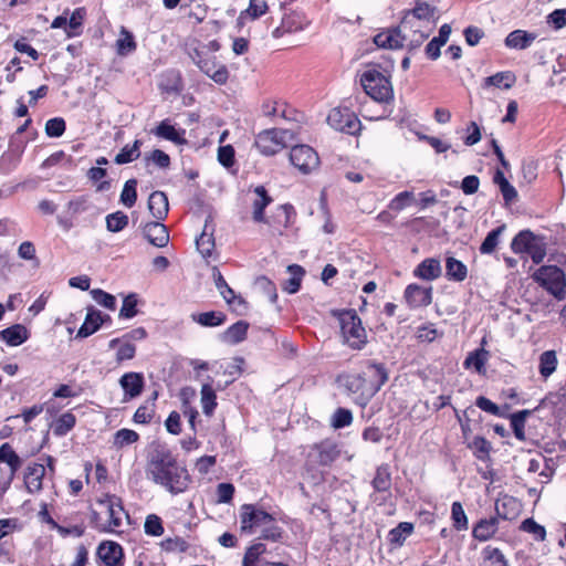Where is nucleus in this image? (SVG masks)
Here are the masks:
<instances>
[{"mask_svg": "<svg viewBox=\"0 0 566 566\" xmlns=\"http://www.w3.org/2000/svg\"><path fill=\"white\" fill-rule=\"evenodd\" d=\"M295 219V208L291 203H283L277 206L263 223L270 227L273 234L284 235L286 230L294 224Z\"/></svg>", "mask_w": 566, "mask_h": 566, "instance_id": "obj_14", "label": "nucleus"}, {"mask_svg": "<svg viewBox=\"0 0 566 566\" xmlns=\"http://www.w3.org/2000/svg\"><path fill=\"white\" fill-rule=\"evenodd\" d=\"M137 295L135 293H130L124 297L122 307L119 310V318L130 319L138 314L137 310Z\"/></svg>", "mask_w": 566, "mask_h": 566, "instance_id": "obj_56", "label": "nucleus"}, {"mask_svg": "<svg viewBox=\"0 0 566 566\" xmlns=\"http://www.w3.org/2000/svg\"><path fill=\"white\" fill-rule=\"evenodd\" d=\"M137 43L134 34L125 27L120 28L119 38L116 40V52L120 56H127L135 52Z\"/></svg>", "mask_w": 566, "mask_h": 566, "instance_id": "obj_41", "label": "nucleus"}, {"mask_svg": "<svg viewBox=\"0 0 566 566\" xmlns=\"http://www.w3.org/2000/svg\"><path fill=\"white\" fill-rule=\"evenodd\" d=\"M485 338L482 339L481 347L470 352L463 361L465 369H473L479 375H485V365L489 360L490 353L484 349Z\"/></svg>", "mask_w": 566, "mask_h": 566, "instance_id": "obj_28", "label": "nucleus"}, {"mask_svg": "<svg viewBox=\"0 0 566 566\" xmlns=\"http://www.w3.org/2000/svg\"><path fill=\"white\" fill-rule=\"evenodd\" d=\"M499 528L497 517L480 520L473 527L472 535L474 538L484 542L490 539Z\"/></svg>", "mask_w": 566, "mask_h": 566, "instance_id": "obj_35", "label": "nucleus"}, {"mask_svg": "<svg viewBox=\"0 0 566 566\" xmlns=\"http://www.w3.org/2000/svg\"><path fill=\"white\" fill-rule=\"evenodd\" d=\"M188 55L191 61L199 67V70L209 76L213 82L219 85L227 83L229 78V71L224 64H220L217 57L208 54L203 49H190Z\"/></svg>", "mask_w": 566, "mask_h": 566, "instance_id": "obj_6", "label": "nucleus"}, {"mask_svg": "<svg viewBox=\"0 0 566 566\" xmlns=\"http://www.w3.org/2000/svg\"><path fill=\"white\" fill-rule=\"evenodd\" d=\"M139 434L132 429H119L114 434V446L118 449L130 446L138 441Z\"/></svg>", "mask_w": 566, "mask_h": 566, "instance_id": "obj_55", "label": "nucleus"}, {"mask_svg": "<svg viewBox=\"0 0 566 566\" xmlns=\"http://www.w3.org/2000/svg\"><path fill=\"white\" fill-rule=\"evenodd\" d=\"M146 474L150 481L172 495L187 492L192 483L188 469L166 447H157L149 454Z\"/></svg>", "mask_w": 566, "mask_h": 566, "instance_id": "obj_1", "label": "nucleus"}, {"mask_svg": "<svg viewBox=\"0 0 566 566\" xmlns=\"http://www.w3.org/2000/svg\"><path fill=\"white\" fill-rule=\"evenodd\" d=\"M528 415H531V410L524 409L510 416L511 427L514 436L521 441L525 440L524 426Z\"/></svg>", "mask_w": 566, "mask_h": 566, "instance_id": "obj_53", "label": "nucleus"}, {"mask_svg": "<svg viewBox=\"0 0 566 566\" xmlns=\"http://www.w3.org/2000/svg\"><path fill=\"white\" fill-rule=\"evenodd\" d=\"M119 201L127 208L135 206L137 201V180L132 178L128 179L123 187L120 192Z\"/></svg>", "mask_w": 566, "mask_h": 566, "instance_id": "obj_52", "label": "nucleus"}, {"mask_svg": "<svg viewBox=\"0 0 566 566\" xmlns=\"http://www.w3.org/2000/svg\"><path fill=\"white\" fill-rule=\"evenodd\" d=\"M291 164L303 175H310L318 169L321 160L317 151L305 144L295 145L290 150Z\"/></svg>", "mask_w": 566, "mask_h": 566, "instance_id": "obj_9", "label": "nucleus"}, {"mask_svg": "<svg viewBox=\"0 0 566 566\" xmlns=\"http://www.w3.org/2000/svg\"><path fill=\"white\" fill-rule=\"evenodd\" d=\"M558 359L555 350H546L538 358V374L541 379L547 380L557 369Z\"/></svg>", "mask_w": 566, "mask_h": 566, "instance_id": "obj_36", "label": "nucleus"}, {"mask_svg": "<svg viewBox=\"0 0 566 566\" xmlns=\"http://www.w3.org/2000/svg\"><path fill=\"white\" fill-rule=\"evenodd\" d=\"M28 338L29 332L22 324H14L0 331V339L11 347L20 346L27 342Z\"/></svg>", "mask_w": 566, "mask_h": 566, "instance_id": "obj_30", "label": "nucleus"}, {"mask_svg": "<svg viewBox=\"0 0 566 566\" xmlns=\"http://www.w3.org/2000/svg\"><path fill=\"white\" fill-rule=\"evenodd\" d=\"M340 453V446L336 441L325 439L312 446L307 454V463L313 467H331Z\"/></svg>", "mask_w": 566, "mask_h": 566, "instance_id": "obj_8", "label": "nucleus"}, {"mask_svg": "<svg viewBox=\"0 0 566 566\" xmlns=\"http://www.w3.org/2000/svg\"><path fill=\"white\" fill-rule=\"evenodd\" d=\"M310 24L308 19L302 12H291L283 17L281 25L274 30V35L279 36L281 33H293L303 31Z\"/></svg>", "mask_w": 566, "mask_h": 566, "instance_id": "obj_23", "label": "nucleus"}, {"mask_svg": "<svg viewBox=\"0 0 566 566\" xmlns=\"http://www.w3.org/2000/svg\"><path fill=\"white\" fill-rule=\"evenodd\" d=\"M408 22L409 23H406V15L402 14V18H401V21H400V27L405 31L412 32L415 35H417L418 38L416 39V42L418 44L421 43L427 38H429L431 31L434 28V27H427L424 24V22L418 21L416 19L408 20Z\"/></svg>", "mask_w": 566, "mask_h": 566, "instance_id": "obj_40", "label": "nucleus"}, {"mask_svg": "<svg viewBox=\"0 0 566 566\" xmlns=\"http://www.w3.org/2000/svg\"><path fill=\"white\" fill-rule=\"evenodd\" d=\"M155 415V405L145 403L137 408L134 413L133 420L138 424H147L151 421Z\"/></svg>", "mask_w": 566, "mask_h": 566, "instance_id": "obj_64", "label": "nucleus"}, {"mask_svg": "<svg viewBox=\"0 0 566 566\" xmlns=\"http://www.w3.org/2000/svg\"><path fill=\"white\" fill-rule=\"evenodd\" d=\"M291 277L284 282L283 290L290 294L298 292L301 282L305 274V270L298 264H291L287 266Z\"/></svg>", "mask_w": 566, "mask_h": 566, "instance_id": "obj_43", "label": "nucleus"}, {"mask_svg": "<svg viewBox=\"0 0 566 566\" xmlns=\"http://www.w3.org/2000/svg\"><path fill=\"white\" fill-rule=\"evenodd\" d=\"M403 298L410 308L426 307L432 302V286L424 287L417 283L408 284L403 292Z\"/></svg>", "mask_w": 566, "mask_h": 566, "instance_id": "obj_17", "label": "nucleus"}, {"mask_svg": "<svg viewBox=\"0 0 566 566\" xmlns=\"http://www.w3.org/2000/svg\"><path fill=\"white\" fill-rule=\"evenodd\" d=\"M290 130L271 128L259 133L255 137V146L265 156H272L281 151L286 144Z\"/></svg>", "mask_w": 566, "mask_h": 566, "instance_id": "obj_10", "label": "nucleus"}, {"mask_svg": "<svg viewBox=\"0 0 566 566\" xmlns=\"http://www.w3.org/2000/svg\"><path fill=\"white\" fill-rule=\"evenodd\" d=\"M274 522L273 515L253 504H243L240 509V531L251 534L255 527Z\"/></svg>", "mask_w": 566, "mask_h": 566, "instance_id": "obj_13", "label": "nucleus"}, {"mask_svg": "<svg viewBox=\"0 0 566 566\" xmlns=\"http://www.w3.org/2000/svg\"><path fill=\"white\" fill-rule=\"evenodd\" d=\"M343 340L352 349L360 350L367 343L366 331L355 310H343L337 314Z\"/></svg>", "mask_w": 566, "mask_h": 566, "instance_id": "obj_4", "label": "nucleus"}, {"mask_svg": "<svg viewBox=\"0 0 566 566\" xmlns=\"http://www.w3.org/2000/svg\"><path fill=\"white\" fill-rule=\"evenodd\" d=\"M511 250L513 253L520 255L523 262L522 266L528 274L531 272V265L527 266L528 256L531 255V229H524L513 238Z\"/></svg>", "mask_w": 566, "mask_h": 566, "instance_id": "obj_22", "label": "nucleus"}, {"mask_svg": "<svg viewBox=\"0 0 566 566\" xmlns=\"http://www.w3.org/2000/svg\"><path fill=\"white\" fill-rule=\"evenodd\" d=\"M552 243V237L533 233V263H539L544 259Z\"/></svg>", "mask_w": 566, "mask_h": 566, "instance_id": "obj_48", "label": "nucleus"}, {"mask_svg": "<svg viewBox=\"0 0 566 566\" xmlns=\"http://www.w3.org/2000/svg\"><path fill=\"white\" fill-rule=\"evenodd\" d=\"M505 230V224H501L497 228L491 230L483 242L480 245L481 254H492L500 243V238Z\"/></svg>", "mask_w": 566, "mask_h": 566, "instance_id": "obj_47", "label": "nucleus"}, {"mask_svg": "<svg viewBox=\"0 0 566 566\" xmlns=\"http://www.w3.org/2000/svg\"><path fill=\"white\" fill-rule=\"evenodd\" d=\"M495 510L503 520H514L521 510V503L512 496H504L495 503Z\"/></svg>", "mask_w": 566, "mask_h": 566, "instance_id": "obj_34", "label": "nucleus"}, {"mask_svg": "<svg viewBox=\"0 0 566 566\" xmlns=\"http://www.w3.org/2000/svg\"><path fill=\"white\" fill-rule=\"evenodd\" d=\"M86 15V9L83 7L76 8L70 19L67 20V28L65 29L67 38H73L78 35V32L75 30L80 29L83 25L84 19Z\"/></svg>", "mask_w": 566, "mask_h": 566, "instance_id": "obj_54", "label": "nucleus"}, {"mask_svg": "<svg viewBox=\"0 0 566 566\" xmlns=\"http://www.w3.org/2000/svg\"><path fill=\"white\" fill-rule=\"evenodd\" d=\"M402 14L406 15V23H409L408 20L416 19L424 22L427 27H436L440 17L438 8L424 0H415L413 8L405 10Z\"/></svg>", "mask_w": 566, "mask_h": 566, "instance_id": "obj_16", "label": "nucleus"}, {"mask_svg": "<svg viewBox=\"0 0 566 566\" xmlns=\"http://www.w3.org/2000/svg\"><path fill=\"white\" fill-rule=\"evenodd\" d=\"M328 125L335 130L356 135L361 129V123L348 107H335L327 115Z\"/></svg>", "mask_w": 566, "mask_h": 566, "instance_id": "obj_11", "label": "nucleus"}, {"mask_svg": "<svg viewBox=\"0 0 566 566\" xmlns=\"http://www.w3.org/2000/svg\"><path fill=\"white\" fill-rule=\"evenodd\" d=\"M201 406L206 416L210 417L213 415L217 407V395L211 381L203 384L201 387Z\"/></svg>", "mask_w": 566, "mask_h": 566, "instance_id": "obj_44", "label": "nucleus"}, {"mask_svg": "<svg viewBox=\"0 0 566 566\" xmlns=\"http://www.w3.org/2000/svg\"><path fill=\"white\" fill-rule=\"evenodd\" d=\"M446 276L449 281L462 282L468 276V268L462 261L449 256L446 259Z\"/></svg>", "mask_w": 566, "mask_h": 566, "instance_id": "obj_39", "label": "nucleus"}, {"mask_svg": "<svg viewBox=\"0 0 566 566\" xmlns=\"http://www.w3.org/2000/svg\"><path fill=\"white\" fill-rule=\"evenodd\" d=\"M191 319L203 327H217L226 323L227 315L220 311H209L193 313Z\"/></svg>", "mask_w": 566, "mask_h": 566, "instance_id": "obj_37", "label": "nucleus"}, {"mask_svg": "<svg viewBox=\"0 0 566 566\" xmlns=\"http://www.w3.org/2000/svg\"><path fill=\"white\" fill-rule=\"evenodd\" d=\"M65 129L66 123L62 117H53L45 123V134L50 138L61 137L65 133Z\"/></svg>", "mask_w": 566, "mask_h": 566, "instance_id": "obj_61", "label": "nucleus"}, {"mask_svg": "<svg viewBox=\"0 0 566 566\" xmlns=\"http://www.w3.org/2000/svg\"><path fill=\"white\" fill-rule=\"evenodd\" d=\"M96 503L105 510L108 515L106 526L102 528L103 533H117L123 526L124 518H128L122 499L114 494H104L98 497Z\"/></svg>", "mask_w": 566, "mask_h": 566, "instance_id": "obj_7", "label": "nucleus"}, {"mask_svg": "<svg viewBox=\"0 0 566 566\" xmlns=\"http://www.w3.org/2000/svg\"><path fill=\"white\" fill-rule=\"evenodd\" d=\"M142 230L144 238L154 247L164 248L169 242L168 229L161 221L147 222Z\"/></svg>", "mask_w": 566, "mask_h": 566, "instance_id": "obj_20", "label": "nucleus"}, {"mask_svg": "<svg viewBox=\"0 0 566 566\" xmlns=\"http://www.w3.org/2000/svg\"><path fill=\"white\" fill-rule=\"evenodd\" d=\"M45 467L42 463H32L28 465L24 474V484L27 491L31 494L39 493L43 489V478Z\"/></svg>", "mask_w": 566, "mask_h": 566, "instance_id": "obj_27", "label": "nucleus"}, {"mask_svg": "<svg viewBox=\"0 0 566 566\" xmlns=\"http://www.w3.org/2000/svg\"><path fill=\"white\" fill-rule=\"evenodd\" d=\"M533 280L556 301L566 298V273L557 265H542L533 273Z\"/></svg>", "mask_w": 566, "mask_h": 566, "instance_id": "obj_5", "label": "nucleus"}, {"mask_svg": "<svg viewBox=\"0 0 566 566\" xmlns=\"http://www.w3.org/2000/svg\"><path fill=\"white\" fill-rule=\"evenodd\" d=\"M516 77L511 71L497 72L483 80L482 88L496 87L500 90H509L515 84Z\"/></svg>", "mask_w": 566, "mask_h": 566, "instance_id": "obj_32", "label": "nucleus"}, {"mask_svg": "<svg viewBox=\"0 0 566 566\" xmlns=\"http://www.w3.org/2000/svg\"><path fill=\"white\" fill-rule=\"evenodd\" d=\"M96 560L99 566H124V549L114 541H103L96 548Z\"/></svg>", "mask_w": 566, "mask_h": 566, "instance_id": "obj_15", "label": "nucleus"}, {"mask_svg": "<svg viewBox=\"0 0 566 566\" xmlns=\"http://www.w3.org/2000/svg\"><path fill=\"white\" fill-rule=\"evenodd\" d=\"M76 423V418L71 411L62 413L53 422L52 430L55 437L66 436Z\"/></svg>", "mask_w": 566, "mask_h": 566, "instance_id": "obj_42", "label": "nucleus"}, {"mask_svg": "<svg viewBox=\"0 0 566 566\" xmlns=\"http://www.w3.org/2000/svg\"><path fill=\"white\" fill-rule=\"evenodd\" d=\"M151 133L161 139L169 140L178 146H184L188 144V140L186 138V129L184 128H176L170 119H164L161 120L153 130Z\"/></svg>", "mask_w": 566, "mask_h": 566, "instance_id": "obj_21", "label": "nucleus"}, {"mask_svg": "<svg viewBox=\"0 0 566 566\" xmlns=\"http://www.w3.org/2000/svg\"><path fill=\"white\" fill-rule=\"evenodd\" d=\"M392 478L390 467L387 463H381L375 470L371 486L374 492L370 494V500L378 505H382L391 496Z\"/></svg>", "mask_w": 566, "mask_h": 566, "instance_id": "obj_12", "label": "nucleus"}, {"mask_svg": "<svg viewBox=\"0 0 566 566\" xmlns=\"http://www.w3.org/2000/svg\"><path fill=\"white\" fill-rule=\"evenodd\" d=\"M451 518L453 526L458 531H464L468 528V518L460 502H453L451 505Z\"/></svg>", "mask_w": 566, "mask_h": 566, "instance_id": "obj_60", "label": "nucleus"}, {"mask_svg": "<svg viewBox=\"0 0 566 566\" xmlns=\"http://www.w3.org/2000/svg\"><path fill=\"white\" fill-rule=\"evenodd\" d=\"M442 274L440 261L436 258L422 260L412 271V275L423 281H434Z\"/></svg>", "mask_w": 566, "mask_h": 566, "instance_id": "obj_25", "label": "nucleus"}, {"mask_svg": "<svg viewBox=\"0 0 566 566\" xmlns=\"http://www.w3.org/2000/svg\"><path fill=\"white\" fill-rule=\"evenodd\" d=\"M353 422V413L349 409L337 408L332 416L331 424L335 429H342L350 426Z\"/></svg>", "mask_w": 566, "mask_h": 566, "instance_id": "obj_58", "label": "nucleus"}, {"mask_svg": "<svg viewBox=\"0 0 566 566\" xmlns=\"http://www.w3.org/2000/svg\"><path fill=\"white\" fill-rule=\"evenodd\" d=\"M388 379L389 373L385 364L366 360L360 371L339 374L336 382L353 398L356 405L365 407Z\"/></svg>", "mask_w": 566, "mask_h": 566, "instance_id": "obj_2", "label": "nucleus"}, {"mask_svg": "<svg viewBox=\"0 0 566 566\" xmlns=\"http://www.w3.org/2000/svg\"><path fill=\"white\" fill-rule=\"evenodd\" d=\"M255 199L252 202V219L256 223L266 221L265 209L273 202L264 186L260 185L253 189Z\"/></svg>", "mask_w": 566, "mask_h": 566, "instance_id": "obj_24", "label": "nucleus"}, {"mask_svg": "<svg viewBox=\"0 0 566 566\" xmlns=\"http://www.w3.org/2000/svg\"><path fill=\"white\" fill-rule=\"evenodd\" d=\"M93 300L101 306L114 311L116 308V298L114 295L101 290L94 289L91 291Z\"/></svg>", "mask_w": 566, "mask_h": 566, "instance_id": "obj_63", "label": "nucleus"}, {"mask_svg": "<svg viewBox=\"0 0 566 566\" xmlns=\"http://www.w3.org/2000/svg\"><path fill=\"white\" fill-rule=\"evenodd\" d=\"M107 175V171L103 167H92L87 171V178L94 182L97 184L96 190L97 191H106L111 187V182L107 180H103Z\"/></svg>", "mask_w": 566, "mask_h": 566, "instance_id": "obj_57", "label": "nucleus"}, {"mask_svg": "<svg viewBox=\"0 0 566 566\" xmlns=\"http://www.w3.org/2000/svg\"><path fill=\"white\" fill-rule=\"evenodd\" d=\"M413 532V524L409 522H400L396 527L389 531L388 538L390 543L402 545L406 537Z\"/></svg>", "mask_w": 566, "mask_h": 566, "instance_id": "obj_51", "label": "nucleus"}, {"mask_svg": "<svg viewBox=\"0 0 566 566\" xmlns=\"http://www.w3.org/2000/svg\"><path fill=\"white\" fill-rule=\"evenodd\" d=\"M142 140L136 139L133 145H125L115 156V164L125 165L136 160L140 156Z\"/></svg>", "mask_w": 566, "mask_h": 566, "instance_id": "obj_46", "label": "nucleus"}, {"mask_svg": "<svg viewBox=\"0 0 566 566\" xmlns=\"http://www.w3.org/2000/svg\"><path fill=\"white\" fill-rule=\"evenodd\" d=\"M148 209L155 220H165L169 211L167 195L159 190L151 192L148 198Z\"/></svg>", "mask_w": 566, "mask_h": 566, "instance_id": "obj_29", "label": "nucleus"}, {"mask_svg": "<svg viewBox=\"0 0 566 566\" xmlns=\"http://www.w3.org/2000/svg\"><path fill=\"white\" fill-rule=\"evenodd\" d=\"M469 448L474 450V454L478 459L485 460L489 458L491 443L484 437L476 436L469 444Z\"/></svg>", "mask_w": 566, "mask_h": 566, "instance_id": "obj_62", "label": "nucleus"}, {"mask_svg": "<svg viewBox=\"0 0 566 566\" xmlns=\"http://www.w3.org/2000/svg\"><path fill=\"white\" fill-rule=\"evenodd\" d=\"M250 324L247 321H238L229 326L222 334L221 340L230 345H237L245 340Z\"/></svg>", "mask_w": 566, "mask_h": 566, "instance_id": "obj_31", "label": "nucleus"}, {"mask_svg": "<svg viewBox=\"0 0 566 566\" xmlns=\"http://www.w3.org/2000/svg\"><path fill=\"white\" fill-rule=\"evenodd\" d=\"M106 321H111L108 314H103L101 311L95 310L94 306H88L85 319L77 331L76 338H86L93 335Z\"/></svg>", "mask_w": 566, "mask_h": 566, "instance_id": "obj_18", "label": "nucleus"}, {"mask_svg": "<svg viewBox=\"0 0 566 566\" xmlns=\"http://www.w3.org/2000/svg\"><path fill=\"white\" fill-rule=\"evenodd\" d=\"M196 244L199 253L203 258H209L214 249V238L212 230L209 231V224L206 223L201 234L196 239Z\"/></svg>", "mask_w": 566, "mask_h": 566, "instance_id": "obj_45", "label": "nucleus"}, {"mask_svg": "<svg viewBox=\"0 0 566 566\" xmlns=\"http://www.w3.org/2000/svg\"><path fill=\"white\" fill-rule=\"evenodd\" d=\"M405 36L400 28H391L377 33L374 43L381 49L396 50L403 46Z\"/></svg>", "mask_w": 566, "mask_h": 566, "instance_id": "obj_26", "label": "nucleus"}, {"mask_svg": "<svg viewBox=\"0 0 566 566\" xmlns=\"http://www.w3.org/2000/svg\"><path fill=\"white\" fill-rule=\"evenodd\" d=\"M106 229L109 232H119L124 230L129 222V218L123 211H116L106 216Z\"/></svg>", "mask_w": 566, "mask_h": 566, "instance_id": "obj_50", "label": "nucleus"}, {"mask_svg": "<svg viewBox=\"0 0 566 566\" xmlns=\"http://www.w3.org/2000/svg\"><path fill=\"white\" fill-rule=\"evenodd\" d=\"M0 462L9 465L11 479H14L15 473L22 465L21 458L8 442H4L0 446Z\"/></svg>", "mask_w": 566, "mask_h": 566, "instance_id": "obj_38", "label": "nucleus"}, {"mask_svg": "<svg viewBox=\"0 0 566 566\" xmlns=\"http://www.w3.org/2000/svg\"><path fill=\"white\" fill-rule=\"evenodd\" d=\"M360 84L366 95L374 102L389 104L394 101V91L387 76L376 69L366 70L360 75Z\"/></svg>", "mask_w": 566, "mask_h": 566, "instance_id": "obj_3", "label": "nucleus"}, {"mask_svg": "<svg viewBox=\"0 0 566 566\" xmlns=\"http://www.w3.org/2000/svg\"><path fill=\"white\" fill-rule=\"evenodd\" d=\"M119 386L124 392L123 401H129L138 397L145 386L144 376L142 373L128 371L119 378Z\"/></svg>", "mask_w": 566, "mask_h": 566, "instance_id": "obj_19", "label": "nucleus"}, {"mask_svg": "<svg viewBox=\"0 0 566 566\" xmlns=\"http://www.w3.org/2000/svg\"><path fill=\"white\" fill-rule=\"evenodd\" d=\"M530 43L531 34L524 30H514L505 38V45L510 49L522 50Z\"/></svg>", "mask_w": 566, "mask_h": 566, "instance_id": "obj_49", "label": "nucleus"}, {"mask_svg": "<svg viewBox=\"0 0 566 566\" xmlns=\"http://www.w3.org/2000/svg\"><path fill=\"white\" fill-rule=\"evenodd\" d=\"M482 555L490 566H509L503 553L496 547L488 545L484 547Z\"/></svg>", "mask_w": 566, "mask_h": 566, "instance_id": "obj_59", "label": "nucleus"}, {"mask_svg": "<svg viewBox=\"0 0 566 566\" xmlns=\"http://www.w3.org/2000/svg\"><path fill=\"white\" fill-rule=\"evenodd\" d=\"M212 277L217 290L227 304L232 305L235 301L240 304L243 303V298L235 295L234 291L228 285L222 273L216 266L212 270Z\"/></svg>", "mask_w": 566, "mask_h": 566, "instance_id": "obj_33", "label": "nucleus"}]
</instances>
